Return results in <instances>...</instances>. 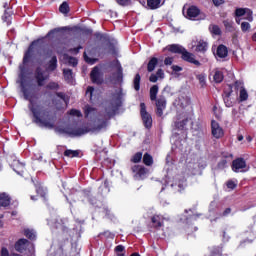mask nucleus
Instances as JSON below:
<instances>
[{
    "label": "nucleus",
    "mask_w": 256,
    "mask_h": 256,
    "mask_svg": "<svg viewBox=\"0 0 256 256\" xmlns=\"http://www.w3.org/2000/svg\"><path fill=\"white\" fill-rule=\"evenodd\" d=\"M20 85L24 98L30 103L29 109L34 115L35 123L39 125V127L53 129L55 121L53 120V118L49 117V115H47L45 111H43V107H41V105H39V103L37 102L35 86L31 83L25 82V79L22 75L20 76Z\"/></svg>",
    "instance_id": "obj_1"
},
{
    "label": "nucleus",
    "mask_w": 256,
    "mask_h": 256,
    "mask_svg": "<svg viewBox=\"0 0 256 256\" xmlns=\"http://www.w3.org/2000/svg\"><path fill=\"white\" fill-rule=\"evenodd\" d=\"M121 99H123V92H121V90H118L113 95L110 105H108L106 108V115L103 118L98 117L95 121L94 129L96 131H101V129H105V127H107V120L111 119V117H113V115H115V113L117 112V109L121 107Z\"/></svg>",
    "instance_id": "obj_2"
},
{
    "label": "nucleus",
    "mask_w": 256,
    "mask_h": 256,
    "mask_svg": "<svg viewBox=\"0 0 256 256\" xmlns=\"http://www.w3.org/2000/svg\"><path fill=\"white\" fill-rule=\"evenodd\" d=\"M166 49L171 53H181L182 59L184 61H188V63H193V65H200L199 61L195 59V55L185 50V48H183L181 45L172 44L167 46Z\"/></svg>",
    "instance_id": "obj_3"
},
{
    "label": "nucleus",
    "mask_w": 256,
    "mask_h": 256,
    "mask_svg": "<svg viewBox=\"0 0 256 256\" xmlns=\"http://www.w3.org/2000/svg\"><path fill=\"white\" fill-rule=\"evenodd\" d=\"M16 251L23 253L26 251V256H35V247L27 239H20L15 244Z\"/></svg>",
    "instance_id": "obj_4"
},
{
    "label": "nucleus",
    "mask_w": 256,
    "mask_h": 256,
    "mask_svg": "<svg viewBox=\"0 0 256 256\" xmlns=\"http://www.w3.org/2000/svg\"><path fill=\"white\" fill-rule=\"evenodd\" d=\"M140 113L143 120V123L147 129L153 125V118H151V114L147 111L145 103L140 104Z\"/></svg>",
    "instance_id": "obj_5"
},
{
    "label": "nucleus",
    "mask_w": 256,
    "mask_h": 256,
    "mask_svg": "<svg viewBox=\"0 0 256 256\" xmlns=\"http://www.w3.org/2000/svg\"><path fill=\"white\" fill-rule=\"evenodd\" d=\"M132 172L134 173V179H136V181L145 179V177L149 175V170L141 165H134L132 167Z\"/></svg>",
    "instance_id": "obj_6"
},
{
    "label": "nucleus",
    "mask_w": 256,
    "mask_h": 256,
    "mask_svg": "<svg viewBox=\"0 0 256 256\" xmlns=\"http://www.w3.org/2000/svg\"><path fill=\"white\" fill-rule=\"evenodd\" d=\"M66 133H68V135H72L73 137H81V135H85L86 133H89V128L85 126L68 128L66 130Z\"/></svg>",
    "instance_id": "obj_7"
},
{
    "label": "nucleus",
    "mask_w": 256,
    "mask_h": 256,
    "mask_svg": "<svg viewBox=\"0 0 256 256\" xmlns=\"http://www.w3.org/2000/svg\"><path fill=\"white\" fill-rule=\"evenodd\" d=\"M245 167H247V163L243 158H237L232 162V171L235 173L243 172Z\"/></svg>",
    "instance_id": "obj_8"
},
{
    "label": "nucleus",
    "mask_w": 256,
    "mask_h": 256,
    "mask_svg": "<svg viewBox=\"0 0 256 256\" xmlns=\"http://www.w3.org/2000/svg\"><path fill=\"white\" fill-rule=\"evenodd\" d=\"M211 129L213 137H215L216 139H221V137H223V128L219 126V123L217 121L212 120Z\"/></svg>",
    "instance_id": "obj_9"
},
{
    "label": "nucleus",
    "mask_w": 256,
    "mask_h": 256,
    "mask_svg": "<svg viewBox=\"0 0 256 256\" xmlns=\"http://www.w3.org/2000/svg\"><path fill=\"white\" fill-rule=\"evenodd\" d=\"M201 15V10L197 8V6H190L186 11V18L191 21H195L197 17Z\"/></svg>",
    "instance_id": "obj_10"
},
{
    "label": "nucleus",
    "mask_w": 256,
    "mask_h": 256,
    "mask_svg": "<svg viewBox=\"0 0 256 256\" xmlns=\"http://www.w3.org/2000/svg\"><path fill=\"white\" fill-rule=\"evenodd\" d=\"M167 107V101L165 98L160 97L156 100V113L158 117H163V111H165Z\"/></svg>",
    "instance_id": "obj_11"
},
{
    "label": "nucleus",
    "mask_w": 256,
    "mask_h": 256,
    "mask_svg": "<svg viewBox=\"0 0 256 256\" xmlns=\"http://www.w3.org/2000/svg\"><path fill=\"white\" fill-rule=\"evenodd\" d=\"M187 123H189L187 114L178 115L177 121L175 122V127L176 129L183 130L187 126Z\"/></svg>",
    "instance_id": "obj_12"
},
{
    "label": "nucleus",
    "mask_w": 256,
    "mask_h": 256,
    "mask_svg": "<svg viewBox=\"0 0 256 256\" xmlns=\"http://www.w3.org/2000/svg\"><path fill=\"white\" fill-rule=\"evenodd\" d=\"M49 75L46 72H42L41 68H37L36 70V81L39 87H43L45 85L46 79H48Z\"/></svg>",
    "instance_id": "obj_13"
},
{
    "label": "nucleus",
    "mask_w": 256,
    "mask_h": 256,
    "mask_svg": "<svg viewBox=\"0 0 256 256\" xmlns=\"http://www.w3.org/2000/svg\"><path fill=\"white\" fill-rule=\"evenodd\" d=\"M186 173L188 175H197L199 173V164L197 162H187Z\"/></svg>",
    "instance_id": "obj_14"
},
{
    "label": "nucleus",
    "mask_w": 256,
    "mask_h": 256,
    "mask_svg": "<svg viewBox=\"0 0 256 256\" xmlns=\"http://www.w3.org/2000/svg\"><path fill=\"white\" fill-rule=\"evenodd\" d=\"M92 82L97 85L103 83V78H101V73L99 72V67H94L90 74Z\"/></svg>",
    "instance_id": "obj_15"
},
{
    "label": "nucleus",
    "mask_w": 256,
    "mask_h": 256,
    "mask_svg": "<svg viewBox=\"0 0 256 256\" xmlns=\"http://www.w3.org/2000/svg\"><path fill=\"white\" fill-rule=\"evenodd\" d=\"M117 73L113 74L112 83H122L123 82V67L121 64L116 65Z\"/></svg>",
    "instance_id": "obj_16"
},
{
    "label": "nucleus",
    "mask_w": 256,
    "mask_h": 256,
    "mask_svg": "<svg viewBox=\"0 0 256 256\" xmlns=\"http://www.w3.org/2000/svg\"><path fill=\"white\" fill-rule=\"evenodd\" d=\"M9 205H11V196L5 192L0 193V207H9Z\"/></svg>",
    "instance_id": "obj_17"
},
{
    "label": "nucleus",
    "mask_w": 256,
    "mask_h": 256,
    "mask_svg": "<svg viewBox=\"0 0 256 256\" xmlns=\"http://www.w3.org/2000/svg\"><path fill=\"white\" fill-rule=\"evenodd\" d=\"M228 55V51L227 48L225 47V45H220L217 48L216 51V56L219 57L220 59H225V57H227Z\"/></svg>",
    "instance_id": "obj_18"
},
{
    "label": "nucleus",
    "mask_w": 256,
    "mask_h": 256,
    "mask_svg": "<svg viewBox=\"0 0 256 256\" xmlns=\"http://www.w3.org/2000/svg\"><path fill=\"white\" fill-rule=\"evenodd\" d=\"M86 97H88L90 101H95L97 99V90L89 86L86 91Z\"/></svg>",
    "instance_id": "obj_19"
},
{
    "label": "nucleus",
    "mask_w": 256,
    "mask_h": 256,
    "mask_svg": "<svg viewBox=\"0 0 256 256\" xmlns=\"http://www.w3.org/2000/svg\"><path fill=\"white\" fill-rule=\"evenodd\" d=\"M165 218H163V216L161 215H154L152 217V223L154 225V227H163V221Z\"/></svg>",
    "instance_id": "obj_20"
},
{
    "label": "nucleus",
    "mask_w": 256,
    "mask_h": 256,
    "mask_svg": "<svg viewBox=\"0 0 256 256\" xmlns=\"http://www.w3.org/2000/svg\"><path fill=\"white\" fill-rule=\"evenodd\" d=\"M177 186L179 189L178 191H183L185 187H187V182L185 181V178L179 180V178H176V182L172 184V187Z\"/></svg>",
    "instance_id": "obj_21"
},
{
    "label": "nucleus",
    "mask_w": 256,
    "mask_h": 256,
    "mask_svg": "<svg viewBox=\"0 0 256 256\" xmlns=\"http://www.w3.org/2000/svg\"><path fill=\"white\" fill-rule=\"evenodd\" d=\"M147 6L149 9H159L161 7V0H148Z\"/></svg>",
    "instance_id": "obj_22"
},
{
    "label": "nucleus",
    "mask_w": 256,
    "mask_h": 256,
    "mask_svg": "<svg viewBox=\"0 0 256 256\" xmlns=\"http://www.w3.org/2000/svg\"><path fill=\"white\" fill-rule=\"evenodd\" d=\"M196 51L205 53V51H207V42L200 40L196 46Z\"/></svg>",
    "instance_id": "obj_23"
},
{
    "label": "nucleus",
    "mask_w": 256,
    "mask_h": 256,
    "mask_svg": "<svg viewBox=\"0 0 256 256\" xmlns=\"http://www.w3.org/2000/svg\"><path fill=\"white\" fill-rule=\"evenodd\" d=\"M157 93H159V86L154 85L150 88V99L155 101L157 99Z\"/></svg>",
    "instance_id": "obj_24"
},
{
    "label": "nucleus",
    "mask_w": 256,
    "mask_h": 256,
    "mask_svg": "<svg viewBox=\"0 0 256 256\" xmlns=\"http://www.w3.org/2000/svg\"><path fill=\"white\" fill-rule=\"evenodd\" d=\"M247 99H249V93H247V90L242 86L240 87L239 100L247 101Z\"/></svg>",
    "instance_id": "obj_25"
},
{
    "label": "nucleus",
    "mask_w": 256,
    "mask_h": 256,
    "mask_svg": "<svg viewBox=\"0 0 256 256\" xmlns=\"http://www.w3.org/2000/svg\"><path fill=\"white\" fill-rule=\"evenodd\" d=\"M64 79L68 81V83H73V72L70 69H64Z\"/></svg>",
    "instance_id": "obj_26"
},
{
    "label": "nucleus",
    "mask_w": 256,
    "mask_h": 256,
    "mask_svg": "<svg viewBox=\"0 0 256 256\" xmlns=\"http://www.w3.org/2000/svg\"><path fill=\"white\" fill-rule=\"evenodd\" d=\"M33 53V43L31 44V46L28 48V50L26 51L24 58H23V63L24 65L26 63H29V59H31V55Z\"/></svg>",
    "instance_id": "obj_27"
},
{
    "label": "nucleus",
    "mask_w": 256,
    "mask_h": 256,
    "mask_svg": "<svg viewBox=\"0 0 256 256\" xmlns=\"http://www.w3.org/2000/svg\"><path fill=\"white\" fill-rule=\"evenodd\" d=\"M48 71H55L57 69V57L53 56L48 64Z\"/></svg>",
    "instance_id": "obj_28"
},
{
    "label": "nucleus",
    "mask_w": 256,
    "mask_h": 256,
    "mask_svg": "<svg viewBox=\"0 0 256 256\" xmlns=\"http://www.w3.org/2000/svg\"><path fill=\"white\" fill-rule=\"evenodd\" d=\"M143 163L146 164L148 167H151V165H153V156L148 153L144 154Z\"/></svg>",
    "instance_id": "obj_29"
},
{
    "label": "nucleus",
    "mask_w": 256,
    "mask_h": 256,
    "mask_svg": "<svg viewBox=\"0 0 256 256\" xmlns=\"http://www.w3.org/2000/svg\"><path fill=\"white\" fill-rule=\"evenodd\" d=\"M135 91H139L141 89V75L136 74L134 81H133Z\"/></svg>",
    "instance_id": "obj_30"
},
{
    "label": "nucleus",
    "mask_w": 256,
    "mask_h": 256,
    "mask_svg": "<svg viewBox=\"0 0 256 256\" xmlns=\"http://www.w3.org/2000/svg\"><path fill=\"white\" fill-rule=\"evenodd\" d=\"M24 235H26V237H28V239H31L32 241H34V239H36L37 237L35 230H31V229H25Z\"/></svg>",
    "instance_id": "obj_31"
},
{
    "label": "nucleus",
    "mask_w": 256,
    "mask_h": 256,
    "mask_svg": "<svg viewBox=\"0 0 256 256\" xmlns=\"http://www.w3.org/2000/svg\"><path fill=\"white\" fill-rule=\"evenodd\" d=\"M158 60L157 58H152L148 63V71L151 73L152 71H155V67H157Z\"/></svg>",
    "instance_id": "obj_32"
},
{
    "label": "nucleus",
    "mask_w": 256,
    "mask_h": 256,
    "mask_svg": "<svg viewBox=\"0 0 256 256\" xmlns=\"http://www.w3.org/2000/svg\"><path fill=\"white\" fill-rule=\"evenodd\" d=\"M2 20L4 23H7V25H11V11L5 10L4 15L2 16Z\"/></svg>",
    "instance_id": "obj_33"
},
{
    "label": "nucleus",
    "mask_w": 256,
    "mask_h": 256,
    "mask_svg": "<svg viewBox=\"0 0 256 256\" xmlns=\"http://www.w3.org/2000/svg\"><path fill=\"white\" fill-rule=\"evenodd\" d=\"M214 81L215 83H221V81H223V72L216 70L214 73Z\"/></svg>",
    "instance_id": "obj_34"
},
{
    "label": "nucleus",
    "mask_w": 256,
    "mask_h": 256,
    "mask_svg": "<svg viewBox=\"0 0 256 256\" xmlns=\"http://www.w3.org/2000/svg\"><path fill=\"white\" fill-rule=\"evenodd\" d=\"M64 155H65V157H70V158L79 157V151H77V150H66L64 152Z\"/></svg>",
    "instance_id": "obj_35"
},
{
    "label": "nucleus",
    "mask_w": 256,
    "mask_h": 256,
    "mask_svg": "<svg viewBox=\"0 0 256 256\" xmlns=\"http://www.w3.org/2000/svg\"><path fill=\"white\" fill-rule=\"evenodd\" d=\"M236 17H244L245 13H250L248 8H237Z\"/></svg>",
    "instance_id": "obj_36"
},
{
    "label": "nucleus",
    "mask_w": 256,
    "mask_h": 256,
    "mask_svg": "<svg viewBox=\"0 0 256 256\" xmlns=\"http://www.w3.org/2000/svg\"><path fill=\"white\" fill-rule=\"evenodd\" d=\"M85 115H86V117H93V115H95V109L93 107L86 106L85 107Z\"/></svg>",
    "instance_id": "obj_37"
},
{
    "label": "nucleus",
    "mask_w": 256,
    "mask_h": 256,
    "mask_svg": "<svg viewBox=\"0 0 256 256\" xmlns=\"http://www.w3.org/2000/svg\"><path fill=\"white\" fill-rule=\"evenodd\" d=\"M59 10H60V13H64V15L69 13V4H67V2H63L60 5Z\"/></svg>",
    "instance_id": "obj_38"
},
{
    "label": "nucleus",
    "mask_w": 256,
    "mask_h": 256,
    "mask_svg": "<svg viewBox=\"0 0 256 256\" xmlns=\"http://www.w3.org/2000/svg\"><path fill=\"white\" fill-rule=\"evenodd\" d=\"M210 31L213 35H221V28H219L217 25H211Z\"/></svg>",
    "instance_id": "obj_39"
},
{
    "label": "nucleus",
    "mask_w": 256,
    "mask_h": 256,
    "mask_svg": "<svg viewBox=\"0 0 256 256\" xmlns=\"http://www.w3.org/2000/svg\"><path fill=\"white\" fill-rule=\"evenodd\" d=\"M224 103L226 107H233V100H231V94L224 96Z\"/></svg>",
    "instance_id": "obj_40"
},
{
    "label": "nucleus",
    "mask_w": 256,
    "mask_h": 256,
    "mask_svg": "<svg viewBox=\"0 0 256 256\" xmlns=\"http://www.w3.org/2000/svg\"><path fill=\"white\" fill-rule=\"evenodd\" d=\"M237 180H228L227 182H226V187L228 188V189H235V187H237Z\"/></svg>",
    "instance_id": "obj_41"
},
{
    "label": "nucleus",
    "mask_w": 256,
    "mask_h": 256,
    "mask_svg": "<svg viewBox=\"0 0 256 256\" xmlns=\"http://www.w3.org/2000/svg\"><path fill=\"white\" fill-rule=\"evenodd\" d=\"M143 159V153L137 152L133 157H132V162L133 163H139Z\"/></svg>",
    "instance_id": "obj_42"
},
{
    "label": "nucleus",
    "mask_w": 256,
    "mask_h": 256,
    "mask_svg": "<svg viewBox=\"0 0 256 256\" xmlns=\"http://www.w3.org/2000/svg\"><path fill=\"white\" fill-rule=\"evenodd\" d=\"M223 23H224L225 29H227L228 31H233V21L225 20Z\"/></svg>",
    "instance_id": "obj_43"
},
{
    "label": "nucleus",
    "mask_w": 256,
    "mask_h": 256,
    "mask_svg": "<svg viewBox=\"0 0 256 256\" xmlns=\"http://www.w3.org/2000/svg\"><path fill=\"white\" fill-rule=\"evenodd\" d=\"M116 3H118L121 7H127L131 5V0H116Z\"/></svg>",
    "instance_id": "obj_44"
},
{
    "label": "nucleus",
    "mask_w": 256,
    "mask_h": 256,
    "mask_svg": "<svg viewBox=\"0 0 256 256\" xmlns=\"http://www.w3.org/2000/svg\"><path fill=\"white\" fill-rule=\"evenodd\" d=\"M36 192L38 193V195L40 197H45L46 193H47V190H45V188L39 186L36 188Z\"/></svg>",
    "instance_id": "obj_45"
},
{
    "label": "nucleus",
    "mask_w": 256,
    "mask_h": 256,
    "mask_svg": "<svg viewBox=\"0 0 256 256\" xmlns=\"http://www.w3.org/2000/svg\"><path fill=\"white\" fill-rule=\"evenodd\" d=\"M241 29L245 33L247 31H249V29H251V24H249L248 22H242Z\"/></svg>",
    "instance_id": "obj_46"
},
{
    "label": "nucleus",
    "mask_w": 256,
    "mask_h": 256,
    "mask_svg": "<svg viewBox=\"0 0 256 256\" xmlns=\"http://www.w3.org/2000/svg\"><path fill=\"white\" fill-rule=\"evenodd\" d=\"M244 19H247V21H253V11L249 9V13L244 14Z\"/></svg>",
    "instance_id": "obj_47"
},
{
    "label": "nucleus",
    "mask_w": 256,
    "mask_h": 256,
    "mask_svg": "<svg viewBox=\"0 0 256 256\" xmlns=\"http://www.w3.org/2000/svg\"><path fill=\"white\" fill-rule=\"evenodd\" d=\"M47 89H59V84L55 83V82H50L47 85Z\"/></svg>",
    "instance_id": "obj_48"
},
{
    "label": "nucleus",
    "mask_w": 256,
    "mask_h": 256,
    "mask_svg": "<svg viewBox=\"0 0 256 256\" xmlns=\"http://www.w3.org/2000/svg\"><path fill=\"white\" fill-rule=\"evenodd\" d=\"M227 167V160H222L218 163V169H225Z\"/></svg>",
    "instance_id": "obj_49"
},
{
    "label": "nucleus",
    "mask_w": 256,
    "mask_h": 256,
    "mask_svg": "<svg viewBox=\"0 0 256 256\" xmlns=\"http://www.w3.org/2000/svg\"><path fill=\"white\" fill-rule=\"evenodd\" d=\"M156 76L158 77V79H164L165 78V72H163L162 69H159L156 73Z\"/></svg>",
    "instance_id": "obj_50"
},
{
    "label": "nucleus",
    "mask_w": 256,
    "mask_h": 256,
    "mask_svg": "<svg viewBox=\"0 0 256 256\" xmlns=\"http://www.w3.org/2000/svg\"><path fill=\"white\" fill-rule=\"evenodd\" d=\"M198 81H199L201 87H205V76L199 75L198 76Z\"/></svg>",
    "instance_id": "obj_51"
},
{
    "label": "nucleus",
    "mask_w": 256,
    "mask_h": 256,
    "mask_svg": "<svg viewBox=\"0 0 256 256\" xmlns=\"http://www.w3.org/2000/svg\"><path fill=\"white\" fill-rule=\"evenodd\" d=\"M69 65H72V67H75L77 65V60L74 57L68 58Z\"/></svg>",
    "instance_id": "obj_52"
},
{
    "label": "nucleus",
    "mask_w": 256,
    "mask_h": 256,
    "mask_svg": "<svg viewBox=\"0 0 256 256\" xmlns=\"http://www.w3.org/2000/svg\"><path fill=\"white\" fill-rule=\"evenodd\" d=\"M70 115L73 117H81V112L79 110H71Z\"/></svg>",
    "instance_id": "obj_53"
},
{
    "label": "nucleus",
    "mask_w": 256,
    "mask_h": 256,
    "mask_svg": "<svg viewBox=\"0 0 256 256\" xmlns=\"http://www.w3.org/2000/svg\"><path fill=\"white\" fill-rule=\"evenodd\" d=\"M213 5H215V7H219L221 5H223V3H225V0H212Z\"/></svg>",
    "instance_id": "obj_54"
},
{
    "label": "nucleus",
    "mask_w": 256,
    "mask_h": 256,
    "mask_svg": "<svg viewBox=\"0 0 256 256\" xmlns=\"http://www.w3.org/2000/svg\"><path fill=\"white\" fill-rule=\"evenodd\" d=\"M158 79L159 78L157 77V75L152 74L149 78V81H151V83H157Z\"/></svg>",
    "instance_id": "obj_55"
},
{
    "label": "nucleus",
    "mask_w": 256,
    "mask_h": 256,
    "mask_svg": "<svg viewBox=\"0 0 256 256\" xmlns=\"http://www.w3.org/2000/svg\"><path fill=\"white\" fill-rule=\"evenodd\" d=\"M173 63V58L171 57H167L165 60H164V64L165 65H172Z\"/></svg>",
    "instance_id": "obj_56"
},
{
    "label": "nucleus",
    "mask_w": 256,
    "mask_h": 256,
    "mask_svg": "<svg viewBox=\"0 0 256 256\" xmlns=\"http://www.w3.org/2000/svg\"><path fill=\"white\" fill-rule=\"evenodd\" d=\"M124 250H125V247H123L121 245H118L115 248V251H117V253H122V251H124Z\"/></svg>",
    "instance_id": "obj_57"
},
{
    "label": "nucleus",
    "mask_w": 256,
    "mask_h": 256,
    "mask_svg": "<svg viewBox=\"0 0 256 256\" xmlns=\"http://www.w3.org/2000/svg\"><path fill=\"white\" fill-rule=\"evenodd\" d=\"M84 59H85L86 63H91V64L95 63V60L89 59V57H87L86 53H84Z\"/></svg>",
    "instance_id": "obj_58"
},
{
    "label": "nucleus",
    "mask_w": 256,
    "mask_h": 256,
    "mask_svg": "<svg viewBox=\"0 0 256 256\" xmlns=\"http://www.w3.org/2000/svg\"><path fill=\"white\" fill-rule=\"evenodd\" d=\"M229 213H231V208H227V209L223 212V215H224V216H227V215H229Z\"/></svg>",
    "instance_id": "obj_59"
},
{
    "label": "nucleus",
    "mask_w": 256,
    "mask_h": 256,
    "mask_svg": "<svg viewBox=\"0 0 256 256\" xmlns=\"http://www.w3.org/2000/svg\"><path fill=\"white\" fill-rule=\"evenodd\" d=\"M58 97H60V99H62V101H64V103H65V94L58 93Z\"/></svg>",
    "instance_id": "obj_60"
},
{
    "label": "nucleus",
    "mask_w": 256,
    "mask_h": 256,
    "mask_svg": "<svg viewBox=\"0 0 256 256\" xmlns=\"http://www.w3.org/2000/svg\"><path fill=\"white\" fill-rule=\"evenodd\" d=\"M173 71H181L182 68L179 66H172Z\"/></svg>",
    "instance_id": "obj_61"
},
{
    "label": "nucleus",
    "mask_w": 256,
    "mask_h": 256,
    "mask_svg": "<svg viewBox=\"0 0 256 256\" xmlns=\"http://www.w3.org/2000/svg\"><path fill=\"white\" fill-rule=\"evenodd\" d=\"M252 41H256V32L252 36Z\"/></svg>",
    "instance_id": "obj_62"
},
{
    "label": "nucleus",
    "mask_w": 256,
    "mask_h": 256,
    "mask_svg": "<svg viewBox=\"0 0 256 256\" xmlns=\"http://www.w3.org/2000/svg\"><path fill=\"white\" fill-rule=\"evenodd\" d=\"M238 141H243V135L238 136Z\"/></svg>",
    "instance_id": "obj_63"
},
{
    "label": "nucleus",
    "mask_w": 256,
    "mask_h": 256,
    "mask_svg": "<svg viewBox=\"0 0 256 256\" xmlns=\"http://www.w3.org/2000/svg\"><path fill=\"white\" fill-rule=\"evenodd\" d=\"M131 256H141V255H139L137 253H133Z\"/></svg>",
    "instance_id": "obj_64"
}]
</instances>
